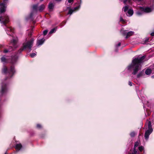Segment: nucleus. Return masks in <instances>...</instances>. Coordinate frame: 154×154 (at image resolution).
Returning <instances> with one entry per match:
<instances>
[{
	"mask_svg": "<svg viewBox=\"0 0 154 154\" xmlns=\"http://www.w3.org/2000/svg\"><path fill=\"white\" fill-rule=\"evenodd\" d=\"M18 57V56L17 55H16L12 57L11 61V63L12 65L14 64L15 63H16V62L17 61Z\"/></svg>",
	"mask_w": 154,
	"mask_h": 154,
	"instance_id": "ddd939ff",
	"label": "nucleus"
},
{
	"mask_svg": "<svg viewBox=\"0 0 154 154\" xmlns=\"http://www.w3.org/2000/svg\"><path fill=\"white\" fill-rule=\"evenodd\" d=\"M2 62L3 64L7 63L8 61V58H6L5 56H3L1 59Z\"/></svg>",
	"mask_w": 154,
	"mask_h": 154,
	"instance_id": "2eb2a0df",
	"label": "nucleus"
},
{
	"mask_svg": "<svg viewBox=\"0 0 154 154\" xmlns=\"http://www.w3.org/2000/svg\"><path fill=\"white\" fill-rule=\"evenodd\" d=\"M130 2V0H125L124 1V3L126 4L127 3H129Z\"/></svg>",
	"mask_w": 154,
	"mask_h": 154,
	"instance_id": "a878e982",
	"label": "nucleus"
},
{
	"mask_svg": "<svg viewBox=\"0 0 154 154\" xmlns=\"http://www.w3.org/2000/svg\"><path fill=\"white\" fill-rule=\"evenodd\" d=\"M120 21L122 22L123 23H124L125 22V20L123 19L122 17H120Z\"/></svg>",
	"mask_w": 154,
	"mask_h": 154,
	"instance_id": "cd10ccee",
	"label": "nucleus"
},
{
	"mask_svg": "<svg viewBox=\"0 0 154 154\" xmlns=\"http://www.w3.org/2000/svg\"><path fill=\"white\" fill-rule=\"evenodd\" d=\"M34 41V39L32 38L30 40L27 41L26 39V42L23 44V48L20 49L18 51L19 53H21L24 49L26 48H28L30 50V51L31 50V48L33 44Z\"/></svg>",
	"mask_w": 154,
	"mask_h": 154,
	"instance_id": "7ed1b4c3",
	"label": "nucleus"
},
{
	"mask_svg": "<svg viewBox=\"0 0 154 154\" xmlns=\"http://www.w3.org/2000/svg\"><path fill=\"white\" fill-rule=\"evenodd\" d=\"M143 75H144V72L143 71H141L137 74V78H139L142 77Z\"/></svg>",
	"mask_w": 154,
	"mask_h": 154,
	"instance_id": "aec40b11",
	"label": "nucleus"
},
{
	"mask_svg": "<svg viewBox=\"0 0 154 154\" xmlns=\"http://www.w3.org/2000/svg\"><path fill=\"white\" fill-rule=\"evenodd\" d=\"M152 72V70L151 69L148 68L145 70V73L147 75H149Z\"/></svg>",
	"mask_w": 154,
	"mask_h": 154,
	"instance_id": "a211bd4d",
	"label": "nucleus"
},
{
	"mask_svg": "<svg viewBox=\"0 0 154 154\" xmlns=\"http://www.w3.org/2000/svg\"><path fill=\"white\" fill-rule=\"evenodd\" d=\"M5 154H7L6 153H5Z\"/></svg>",
	"mask_w": 154,
	"mask_h": 154,
	"instance_id": "a19ab883",
	"label": "nucleus"
},
{
	"mask_svg": "<svg viewBox=\"0 0 154 154\" xmlns=\"http://www.w3.org/2000/svg\"><path fill=\"white\" fill-rule=\"evenodd\" d=\"M43 0H40L41 1H43Z\"/></svg>",
	"mask_w": 154,
	"mask_h": 154,
	"instance_id": "ea45409f",
	"label": "nucleus"
},
{
	"mask_svg": "<svg viewBox=\"0 0 154 154\" xmlns=\"http://www.w3.org/2000/svg\"><path fill=\"white\" fill-rule=\"evenodd\" d=\"M121 43L120 42H119L117 45H116V47H118L119 46H120L121 45Z\"/></svg>",
	"mask_w": 154,
	"mask_h": 154,
	"instance_id": "72a5a7b5",
	"label": "nucleus"
},
{
	"mask_svg": "<svg viewBox=\"0 0 154 154\" xmlns=\"http://www.w3.org/2000/svg\"><path fill=\"white\" fill-rule=\"evenodd\" d=\"M22 145L20 143L16 144L15 148L17 151L20 150L22 148Z\"/></svg>",
	"mask_w": 154,
	"mask_h": 154,
	"instance_id": "f3484780",
	"label": "nucleus"
},
{
	"mask_svg": "<svg viewBox=\"0 0 154 154\" xmlns=\"http://www.w3.org/2000/svg\"><path fill=\"white\" fill-rule=\"evenodd\" d=\"M153 9L150 7L143 8L140 7V10L136 12V14L138 16H140L143 15L144 13H149L151 12Z\"/></svg>",
	"mask_w": 154,
	"mask_h": 154,
	"instance_id": "423d86ee",
	"label": "nucleus"
},
{
	"mask_svg": "<svg viewBox=\"0 0 154 154\" xmlns=\"http://www.w3.org/2000/svg\"><path fill=\"white\" fill-rule=\"evenodd\" d=\"M37 128H42L41 125L39 124H38L36 125Z\"/></svg>",
	"mask_w": 154,
	"mask_h": 154,
	"instance_id": "c85d7f7f",
	"label": "nucleus"
},
{
	"mask_svg": "<svg viewBox=\"0 0 154 154\" xmlns=\"http://www.w3.org/2000/svg\"><path fill=\"white\" fill-rule=\"evenodd\" d=\"M2 72L3 73L8 75L9 77L11 78L15 73V70L14 66H11L9 69H8L6 66H4Z\"/></svg>",
	"mask_w": 154,
	"mask_h": 154,
	"instance_id": "20e7f679",
	"label": "nucleus"
},
{
	"mask_svg": "<svg viewBox=\"0 0 154 154\" xmlns=\"http://www.w3.org/2000/svg\"><path fill=\"white\" fill-rule=\"evenodd\" d=\"M80 5L75 7L73 9H71L69 7H68V8H69V12L68 14L70 15L72 14L73 12L76 10L79 9L80 8Z\"/></svg>",
	"mask_w": 154,
	"mask_h": 154,
	"instance_id": "9b49d317",
	"label": "nucleus"
},
{
	"mask_svg": "<svg viewBox=\"0 0 154 154\" xmlns=\"http://www.w3.org/2000/svg\"><path fill=\"white\" fill-rule=\"evenodd\" d=\"M54 5L52 3H50L48 5V8L50 11H51L54 8Z\"/></svg>",
	"mask_w": 154,
	"mask_h": 154,
	"instance_id": "6ab92c4d",
	"label": "nucleus"
},
{
	"mask_svg": "<svg viewBox=\"0 0 154 154\" xmlns=\"http://www.w3.org/2000/svg\"><path fill=\"white\" fill-rule=\"evenodd\" d=\"M45 40L44 38L38 40L37 42V44L38 46L42 45L44 42Z\"/></svg>",
	"mask_w": 154,
	"mask_h": 154,
	"instance_id": "dca6fc26",
	"label": "nucleus"
},
{
	"mask_svg": "<svg viewBox=\"0 0 154 154\" xmlns=\"http://www.w3.org/2000/svg\"><path fill=\"white\" fill-rule=\"evenodd\" d=\"M127 30H124L122 29L121 30V32L122 35L125 36L126 35L125 38H129L130 36L134 34V32L130 31L129 32H127Z\"/></svg>",
	"mask_w": 154,
	"mask_h": 154,
	"instance_id": "1a4fd4ad",
	"label": "nucleus"
},
{
	"mask_svg": "<svg viewBox=\"0 0 154 154\" xmlns=\"http://www.w3.org/2000/svg\"><path fill=\"white\" fill-rule=\"evenodd\" d=\"M55 0L57 2H60L62 1V0Z\"/></svg>",
	"mask_w": 154,
	"mask_h": 154,
	"instance_id": "c9c22d12",
	"label": "nucleus"
},
{
	"mask_svg": "<svg viewBox=\"0 0 154 154\" xmlns=\"http://www.w3.org/2000/svg\"><path fill=\"white\" fill-rule=\"evenodd\" d=\"M3 2L0 4V13L2 14L6 10V4L5 3L8 1V0H3Z\"/></svg>",
	"mask_w": 154,
	"mask_h": 154,
	"instance_id": "9d476101",
	"label": "nucleus"
},
{
	"mask_svg": "<svg viewBox=\"0 0 154 154\" xmlns=\"http://www.w3.org/2000/svg\"><path fill=\"white\" fill-rule=\"evenodd\" d=\"M132 84H133V83L129 81V82H128V85L130 86H132Z\"/></svg>",
	"mask_w": 154,
	"mask_h": 154,
	"instance_id": "473e14b6",
	"label": "nucleus"
},
{
	"mask_svg": "<svg viewBox=\"0 0 154 154\" xmlns=\"http://www.w3.org/2000/svg\"><path fill=\"white\" fill-rule=\"evenodd\" d=\"M139 143L137 141L135 143L133 151L131 154H139L137 153V152L136 149V148L139 145Z\"/></svg>",
	"mask_w": 154,
	"mask_h": 154,
	"instance_id": "f8f14e48",
	"label": "nucleus"
},
{
	"mask_svg": "<svg viewBox=\"0 0 154 154\" xmlns=\"http://www.w3.org/2000/svg\"><path fill=\"white\" fill-rule=\"evenodd\" d=\"M149 40V38H146L144 40V42L145 43H146Z\"/></svg>",
	"mask_w": 154,
	"mask_h": 154,
	"instance_id": "c756f323",
	"label": "nucleus"
},
{
	"mask_svg": "<svg viewBox=\"0 0 154 154\" xmlns=\"http://www.w3.org/2000/svg\"><path fill=\"white\" fill-rule=\"evenodd\" d=\"M145 57V56H143L140 57L135 58L133 60L131 65L128 67L127 69L130 70L131 68H133V71L132 74L134 75H136L141 69V63Z\"/></svg>",
	"mask_w": 154,
	"mask_h": 154,
	"instance_id": "f03ea898",
	"label": "nucleus"
},
{
	"mask_svg": "<svg viewBox=\"0 0 154 154\" xmlns=\"http://www.w3.org/2000/svg\"><path fill=\"white\" fill-rule=\"evenodd\" d=\"M32 34L31 33H30V34H29V35H30L31 36V35Z\"/></svg>",
	"mask_w": 154,
	"mask_h": 154,
	"instance_id": "4c0bfd02",
	"label": "nucleus"
},
{
	"mask_svg": "<svg viewBox=\"0 0 154 154\" xmlns=\"http://www.w3.org/2000/svg\"><path fill=\"white\" fill-rule=\"evenodd\" d=\"M38 4L35 5H33L32 7L33 10V11L32 12L29 17L28 19L32 18L33 14L34 11L37 12L38 11L40 12L42 11L45 8V6L43 5H42L39 7H38Z\"/></svg>",
	"mask_w": 154,
	"mask_h": 154,
	"instance_id": "39448f33",
	"label": "nucleus"
},
{
	"mask_svg": "<svg viewBox=\"0 0 154 154\" xmlns=\"http://www.w3.org/2000/svg\"><path fill=\"white\" fill-rule=\"evenodd\" d=\"M151 35L152 36H154V32L151 33Z\"/></svg>",
	"mask_w": 154,
	"mask_h": 154,
	"instance_id": "f704fd0d",
	"label": "nucleus"
},
{
	"mask_svg": "<svg viewBox=\"0 0 154 154\" xmlns=\"http://www.w3.org/2000/svg\"><path fill=\"white\" fill-rule=\"evenodd\" d=\"M154 1V0H153Z\"/></svg>",
	"mask_w": 154,
	"mask_h": 154,
	"instance_id": "79ce46f5",
	"label": "nucleus"
},
{
	"mask_svg": "<svg viewBox=\"0 0 154 154\" xmlns=\"http://www.w3.org/2000/svg\"><path fill=\"white\" fill-rule=\"evenodd\" d=\"M35 55H36V53H33L30 54V56L32 57H34Z\"/></svg>",
	"mask_w": 154,
	"mask_h": 154,
	"instance_id": "393cba45",
	"label": "nucleus"
},
{
	"mask_svg": "<svg viewBox=\"0 0 154 154\" xmlns=\"http://www.w3.org/2000/svg\"><path fill=\"white\" fill-rule=\"evenodd\" d=\"M146 124L147 125L148 129L145 131L144 137L146 140H147L149 138V135L152 132L153 129L152 127L150 121H147L146 122Z\"/></svg>",
	"mask_w": 154,
	"mask_h": 154,
	"instance_id": "0eeeda50",
	"label": "nucleus"
},
{
	"mask_svg": "<svg viewBox=\"0 0 154 154\" xmlns=\"http://www.w3.org/2000/svg\"><path fill=\"white\" fill-rule=\"evenodd\" d=\"M133 13L134 11L132 9H130L128 10L126 15L128 16L131 17L133 15Z\"/></svg>",
	"mask_w": 154,
	"mask_h": 154,
	"instance_id": "4468645a",
	"label": "nucleus"
},
{
	"mask_svg": "<svg viewBox=\"0 0 154 154\" xmlns=\"http://www.w3.org/2000/svg\"><path fill=\"white\" fill-rule=\"evenodd\" d=\"M9 21V18L8 16H5L4 17H0V22L2 26L5 25V31L7 34L12 36V39L11 41V44L13 46L14 48H15L17 47V43L18 41V38L13 35L14 29L11 27H8L6 26V24Z\"/></svg>",
	"mask_w": 154,
	"mask_h": 154,
	"instance_id": "f257e3e1",
	"label": "nucleus"
},
{
	"mask_svg": "<svg viewBox=\"0 0 154 154\" xmlns=\"http://www.w3.org/2000/svg\"><path fill=\"white\" fill-rule=\"evenodd\" d=\"M7 79V78H6L5 79V80H6V79Z\"/></svg>",
	"mask_w": 154,
	"mask_h": 154,
	"instance_id": "58836bf2",
	"label": "nucleus"
},
{
	"mask_svg": "<svg viewBox=\"0 0 154 154\" xmlns=\"http://www.w3.org/2000/svg\"><path fill=\"white\" fill-rule=\"evenodd\" d=\"M124 8V11L125 12L128 10V5H126L125 6Z\"/></svg>",
	"mask_w": 154,
	"mask_h": 154,
	"instance_id": "4be33fe9",
	"label": "nucleus"
},
{
	"mask_svg": "<svg viewBox=\"0 0 154 154\" xmlns=\"http://www.w3.org/2000/svg\"><path fill=\"white\" fill-rule=\"evenodd\" d=\"M48 32V31L47 30L44 31L43 32V34L44 35H46L47 34Z\"/></svg>",
	"mask_w": 154,
	"mask_h": 154,
	"instance_id": "bb28decb",
	"label": "nucleus"
},
{
	"mask_svg": "<svg viewBox=\"0 0 154 154\" xmlns=\"http://www.w3.org/2000/svg\"><path fill=\"white\" fill-rule=\"evenodd\" d=\"M138 149H139V151H140L141 152L143 149L144 147H143V146H140L139 147Z\"/></svg>",
	"mask_w": 154,
	"mask_h": 154,
	"instance_id": "5701e85b",
	"label": "nucleus"
},
{
	"mask_svg": "<svg viewBox=\"0 0 154 154\" xmlns=\"http://www.w3.org/2000/svg\"><path fill=\"white\" fill-rule=\"evenodd\" d=\"M56 30V29L55 28H53L51 29L49 32V34H51L55 32Z\"/></svg>",
	"mask_w": 154,
	"mask_h": 154,
	"instance_id": "412c9836",
	"label": "nucleus"
},
{
	"mask_svg": "<svg viewBox=\"0 0 154 154\" xmlns=\"http://www.w3.org/2000/svg\"><path fill=\"white\" fill-rule=\"evenodd\" d=\"M8 91L7 86L5 83L3 82L2 83L1 90L0 91V96H2L5 94Z\"/></svg>",
	"mask_w": 154,
	"mask_h": 154,
	"instance_id": "6e6552de",
	"label": "nucleus"
},
{
	"mask_svg": "<svg viewBox=\"0 0 154 154\" xmlns=\"http://www.w3.org/2000/svg\"><path fill=\"white\" fill-rule=\"evenodd\" d=\"M11 51V50H8L7 49H5L4 51V52L5 53H6L8 52L9 51Z\"/></svg>",
	"mask_w": 154,
	"mask_h": 154,
	"instance_id": "2f4dec72",
	"label": "nucleus"
},
{
	"mask_svg": "<svg viewBox=\"0 0 154 154\" xmlns=\"http://www.w3.org/2000/svg\"><path fill=\"white\" fill-rule=\"evenodd\" d=\"M73 2V0H68V2L69 3H72Z\"/></svg>",
	"mask_w": 154,
	"mask_h": 154,
	"instance_id": "7c9ffc66",
	"label": "nucleus"
},
{
	"mask_svg": "<svg viewBox=\"0 0 154 154\" xmlns=\"http://www.w3.org/2000/svg\"><path fill=\"white\" fill-rule=\"evenodd\" d=\"M130 135L131 137H134L135 135V133L134 132H132L131 133Z\"/></svg>",
	"mask_w": 154,
	"mask_h": 154,
	"instance_id": "b1692460",
	"label": "nucleus"
},
{
	"mask_svg": "<svg viewBox=\"0 0 154 154\" xmlns=\"http://www.w3.org/2000/svg\"><path fill=\"white\" fill-rule=\"evenodd\" d=\"M151 77L152 78H154V75H152Z\"/></svg>",
	"mask_w": 154,
	"mask_h": 154,
	"instance_id": "e433bc0d",
	"label": "nucleus"
}]
</instances>
